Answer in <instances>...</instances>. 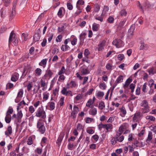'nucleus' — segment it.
I'll list each match as a JSON object with an SVG mask.
<instances>
[{"mask_svg": "<svg viewBox=\"0 0 156 156\" xmlns=\"http://www.w3.org/2000/svg\"><path fill=\"white\" fill-rule=\"evenodd\" d=\"M89 113L93 115H95L97 113V109L94 108L90 109L89 111Z\"/></svg>", "mask_w": 156, "mask_h": 156, "instance_id": "nucleus-13", "label": "nucleus"}, {"mask_svg": "<svg viewBox=\"0 0 156 156\" xmlns=\"http://www.w3.org/2000/svg\"><path fill=\"white\" fill-rule=\"evenodd\" d=\"M121 41L120 40H118L116 39L114 40L112 42V44L113 45L115 46L117 48L119 47V42H121Z\"/></svg>", "mask_w": 156, "mask_h": 156, "instance_id": "nucleus-19", "label": "nucleus"}, {"mask_svg": "<svg viewBox=\"0 0 156 156\" xmlns=\"http://www.w3.org/2000/svg\"><path fill=\"white\" fill-rule=\"evenodd\" d=\"M135 28V25H131L128 30V37L129 38H131L133 35Z\"/></svg>", "mask_w": 156, "mask_h": 156, "instance_id": "nucleus-4", "label": "nucleus"}, {"mask_svg": "<svg viewBox=\"0 0 156 156\" xmlns=\"http://www.w3.org/2000/svg\"><path fill=\"white\" fill-rule=\"evenodd\" d=\"M92 103V99H90L87 101L86 104V106L87 107H90Z\"/></svg>", "mask_w": 156, "mask_h": 156, "instance_id": "nucleus-52", "label": "nucleus"}, {"mask_svg": "<svg viewBox=\"0 0 156 156\" xmlns=\"http://www.w3.org/2000/svg\"><path fill=\"white\" fill-rule=\"evenodd\" d=\"M104 95V93L101 91H98L97 93V96L98 97H102Z\"/></svg>", "mask_w": 156, "mask_h": 156, "instance_id": "nucleus-62", "label": "nucleus"}, {"mask_svg": "<svg viewBox=\"0 0 156 156\" xmlns=\"http://www.w3.org/2000/svg\"><path fill=\"white\" fill-rule=\"evenodd\" d=\"M29 110L30 113H32L34 112L35 110L34 107L31 106L29 107Z\"/></svg>", "mask_w": 156, "mask_h": 156, "instance_id": "nucleus-53", "label": "nucleus"}, {"mask_svg": "<svg viewBox=\"0 0 156 156\" xmlns=\"http://www.w3.org/2000/svg\"><path fill=\"white\" fill-rule=\"evenodd\" d=\"M27 142V144L29 145H31L33 144L32 139L31 137H29Z\"/></svg>", "mask_w": 156, "mask_h": 156, "instance_id": "nucleus-39", "label": "nucleus"}, {"mask_svg": "<svg viewBox=\"0 0 156 156\" xmlns=\"http://www.w3.org/2000/svg\"><path fill=\"white\" fill-rule=\"evenodd\" d=\"M79 111V108L76 105H74L73 106V110L72 112V113L73 114H77Z\"/></svg>", "mask_w": 156, "mask_h": 156, "instance_id": "nucleus-17", "label": "nucleus"}, {"mask_svg": "<svg viewBox=\"0 0 156 156\" xmlns=\"http://www.w3.org/2000/svg\"><path fill=\"white\" fill-rule=\"evenodd\" d=\"M120 110L121 112H122V113L124 114L125 115L126 113V110L125 109V108L124 107L122 106Z\"/></svg>", "mask_w": 156, "mask_h": 156, "instance_id": "nucleus-55", "label": "nucleus"}, {"mask_svg": "<svg viewBox=\"0 0 156 156\" xmlns=\"http://www.w3.org/2000/svg\"><path fill=\"white\" fill-rule=\"evenodd\" d=\"M132 79L130 78H129L126 80L125 84L123 85V87L125 89L128 87L130 83L132 82Z\"/></svg>", "mask_w": 156, "mask_h": 156, "instance_id": "nucleus-8", "label": "nucleus"}, {"mask_svg": "<svg viewBox=\"0 0 156 156\" xmlns=\"http://www.w3.org/2000/svg\"><path fill=\"white\" fill-rule=\"evenodd\" d=\"M67 7L68 9L70 10H71L73 9V6L72 4L70 3H67Z\"/></svg>", "mask_w": 156, "mask_h": 156, "instance_id": "nucleus-50", "label": "nucleus"}, {"mask_svg": "<svg viewBox=\"0 0 156 156\" xmlns=\"http://www.w3.org/2000/svg\"><path fill=\"white\" fill-rule=\"evenodd\" d=\"M77 39L75 38H73V40L71 41V44L73 45H74L76 44L77 42Z\"/></svg>", "mask_w": 156, "mask_h": 156, "instance_id": "nucleus-57", "label": "nucleus"}, {"mask_svg": "<svg viewBox=\"0 0 156 156\" xmlns=\"http://www.w3.org/2000/svg\"><path fill=\"white\" fill-rule=\"evenodd\" d=\"M41 37L40 33H35L34 36L33 40L35 42H37L39 41Z\"/></svg>", "mask_w": 156, "mask_h": 156, "instance_id": "nucleus-7", "label": "nucleus"}, {"mask_svg": "<svg viewBox=\"0 0 156 156\" xmlns=\"http://www.w3.org/2000/svg\"><path fill=\"white\" fill-rule=\"evenodd\" d=\"M151 5L148 2H146L144 5V8L145 9H149L151 7Z\"/></svg>", "mask_w": 156, "mask_h": 156, "instance_id": "nucleus-35", "label": "nucleus"}, {"mask_svg": "<svg viewBox=\"0 0 156 156\" xmlns=\"http://www.w3.org/2000/svg\"><path fill=\"white\" fill-rule=\"evenodd\" d=\"M123 80V76L120 75L117 79L115 81V83H116L117 84L122 82V80Z\"/></svg>", "mask_w": 156, "mask_h": 156, "instance_id": "nucleus-18", "label": "nucleus"}, {"mask_svg": "<svg viewBox=\"0 0 156 156\" xmlns=\"http://www.w3.org/2000/svg\"><path fill=\"white\" fill-rule=\"evenodd\" d=\"M27 90L28 91H29L30 90L31 88L33 87L32 84L31 83H29V84L27 85Z\"/></svg>", "mask_w": 156, "mask_h": 156, "instance_id": "nucleus-61", "label": "nucleus"}, {"mask_svg": "<svg viewBox=\"0 0 156 156\" xmlns=\"http://www.w3.org/2000/svg\"><path fill=\"white\" fill-rule=\"evenodd\" d=\"M87 34L85 33H83L80 34L79 38L80 42H83L85 38V36Z\"/></svg>", "mask_w": 156, "mask_h": 156, "instance_id": "nucleus-10", "label": "nucleus"}, {"mask_svg": "<svg viewBox=\"0 0 156 156\" xmlns=\"http://www.w3.org/2000/svg\"><path fill=\"white\" fill-rule=\"evenodd\" d=\"M69 48V46L65 44L62 46L61 49L62 51H65L68 50Z\"/></svg>", "mask_w": 156, "mask_h": 156, "instance_id": "nucleus-21", "label": "nucleus"}, {"mask_svg": "<svg viewBox=\"0 0 156 156\" xmlns=\"http://www.w3.org/2000/svg\"><path fill=\"white\" fill-rule=\"evenodd\" d=\"M46 73L48 75V76H49V77H51L52 75L53 74L52 72L50 69L47 70L46 71Z\"/></svg>", "mask_w": 156, "mask_h": 156, "instance_id": "nucleus-45", "label": "nucleus"}, {"mask_svg": "<svg viewBox=\"0 0 156 156\" xmlns=\"http://www.w3.org/2000/svg\"><path fill=\"white\" fill-rule=\"evenodd\" d=\"M127 23L126 20L125 19L123 21L120 22L117 27V31L121 30L122 28L126 26Z\"/></svg>", "mask_w": 156, "mask_h": 156, "instance_id": "nucleus-3", "label": "nucleus"}, {"mask_svg": "<svg viewBox=\"0 0 156 156\" xmlns=\"http://www.w3.org/2000/svg\"><path fill=\"white\" fill-rule=\"evenodd\" d=\"M3 1L5 6H7L10 2V0H3Z\"/></svg>", "mask_w": 156, "mask_h": 156, "instance_id": "nucleus-47", "label": "nucleus"}, {"mask_svg": "<svg viewBox=\"0 0 156 156\" xmlns=\"http://www.w3.org/2000/svg\"><path fill=\"white\" fill-rule=\"evenodd\" d=\"M35 72L37 75H40L41 74V70L40 68H37L36 69Z\"/></svg>", "mask_w": 156, "mask_h": 156, "instance_id": "nucleus-49", "label": "nucleus"}, {"mask_svg": "<svg viewBox=\"0 0 156 156\" xmlns=\"http://www.w3.org/2000/svg\"><path fill=\"white\" fill-rule=\"evenodd\" d=\"M65 9L63 7H61L58 12L57 15L59 17H62L63 15V11H65Z\"/></svg>", "mask_w": 156, "mask_h": 156, "instance_id": "nucleus-9", "label": "nucleus"}, {"mask_svg": "<svg viewBox=\"0 0 156 156\" xmlns=\"http://www.w3.org/2000/svg\"><path fill=\"white\" fill-rule=\"evenodd\" d=\"M105 41H102L100 44L98 45V51L102 50L104 48L105 46Z\"/></svg>", "mask_w": 156, "mask_h": 156, "instance_id": "nucleus-16", "label": "nucleus"}, {"mask_svg": "<svg viewBox=\"0 0 156 156\" xmlns=\"http://www.w3.org/2000/svg\"><path fill=\"white\" fill-rule=\"evenodd\" d=\"M65 67L64 66H62L61 70L59 71V72L58 73V74L59 75H61L62 74H63L65 73Z\"/></svg>", "mask_w": 156, "mask_h": 156, "instance_id": "nucleus-33", "label": "nucleus"}, {"mask_svg": "<svg viewBox=\"0 0 156 156\" xmlns=\"http://www.w3.org/2000/svg\"><path fill=\"white\" fill-rule=\"evenodd\" d=\"M12 133V129L11 126H9L7 128V131L5 132V134L7 136H9V134H11Z\"/></svg>", "mask_w": 156, "mask_h": 156, "instance_id": "nucleus-11", "label": "nucleus"}, {"mask_svg": "<svg viewBox=\"0 0 156 156\" xmlns=\"http://www.w3.org/2000/svg\"><path fill=\"white\" fill-rule=\"evenodd\" d=\"M38 130L41 134H43L45 132V128L44 126V122L41 120H39L37 124Z\"/></svg>", "mask_w": 156, "mask_h": 156, "instance_id": "nucleus-1", "label": "nucleus"}, {"mask_svg": "<svg viewBox=\"0 0 156 156\" xmlns=\"http://www.w3.org/2000/svg\"><path fill=\"white\" fill-rule=\"evenodd\" d=\"M15 38V34L12 31L10 34L9 39V43L13 41L14 39Z\"/></svg>", "mask_w": 156, "mask_h": 156, "instance_id": "nucleus-12", "label": "nucleus"}, {"mask_svg": "<svg viewBox=\"0 0 156 156\" xmlns=\"http://www.w3.org/2000/svg\"><path fill=\"white\" fill-rule=\"evenodd\" d=\"M47 60L46 59H43L41 62L39 63L40 66H42L43 65H45L46 64Z\"/></svg>", "mask_w": 156, "mask_h": 156, "instance_id": "nucleus-31", "label": "nucleus"}, {"mask_svg": "<svg viewBox=\"0 0 156 156\" xmlns=\"http://www.w3.org/2000/svg\"><path fill=\"white\" fill-rule=\"evenodd\" d=\"M41 84L42 87H44L46 85V83L43 81L42 79L41 80Z\"/></svg>", "mask_w": 156, "mask_h": 156, "instance_id": "nucleus-58", "label": "nucleus"}, {"mask_svg": "<svg viewBox=\"0 0 156 156\" xmlns=\"http://www.w3.org/2000/svg\"><path fill=\"white\" fill-rule=\"evenodd\" d=\"M35 152H36L38 154H40L42 153V149H40L39 148H37L35 150Z\"/></svg>", "mask_w": 156, "mask_h": 156, "instance_id": "nucleus-51", "label": "nucleus"}, {"mask_svg": "<svg viewBox=\"0 0 156 156\" xmlns=\"http://www.w3.org/2000/svg\"><path fill=\"white\" fill-rule=\"evenodd\" d=\"M94 89L93 88H91L86 93L85 96H86L87 95H90L92 93Z\"/></svg>", "mask_w": 156, "mask_h": 156, "instance_id": "nucleus-43", "label": "nucleus"}, {"mask_svg": "<svg viewBox=\"0 0 156 156\" xmlns=\"http://www.w3.org/2000/svg\"><path fill=\"white\" fill-rule=\"evenodd\" d=\"M117 58L120 61H122L124 58V56L123 54H120L118 55Z\"/></svg>", "mask_w": 156, "mask_h": 156, "instance_id": "nucleus-40", "label": "nucleus"}, {"mask_svg": "<svg viewBox=\"0 0 156 156\" xmlns=\"http://www.w3.org/2000/svg\"><path fill=\"white\" fill-rule=\"evenodd\" d=\"M36 116L37 117L44 119L46 116L45 112L43 108H39L36 113Z\"/></svg>", "mask_w": 156, "mask_h": 156, "instance_id": "nucleus-2", "label": "nucleus"}, {"mask_svg": "<svg viewBox=\"0 0 156 156\" xmlns=\"http://www.w3.org/2000/svg\"><path fill=\"white\" fill-rule=\"evenodd\" d=\"M17 0H14L13 2V6L12 9H15L16 7V5L17 3Z\"/></svg>", "mask_w": 156, "mask_h": 156, "instance_id": "nucleus-44", "label": "nucleus"}, {"mask_svg": "<svg viewBox=\"0 0 156 156\" xmlns=\"http://www.w3.org/2000/svg\"><path fill=\"white\" fill-rule=\"evenodd\" d=\"M64 136V134H61L59 136L58 139L57 140V143L58 144V145H59L60 144L61 142L62 139Z\"/></svg>", "mask_w": 156, "mask_h": 156, "instance_id": "nucleus-14", "label": "nucleus"}, {"mask_svg": "<svg viewBox=\"0 0 156 156\" xmlns=\"http://www.w3.org/2000/svg\"><path fill=\"white\" fill-rule=\"evenodd\" d=\"M114 18L112 16H110L107 19V21L108 22L112 23L114 21Z\"/></svg>", "mask_w": 156, "mask_h": 156, "instance_id": "nucleus-42", "label": "nucleus"}, {"mask_svg": "<svg viewBox=\"0 0 156 156\" xmlns=\"http://www.w3.org/2000/svg\"><path fill=\"white\" fill-rule=\"evenodd\" d=\"M49 107L51 110H53L55 108V103L53 102H49Z\"/></svg>", "mask_w": 156, "mask_h": 156, "instance_id": "nucleus-38", "label": "nucleus"}, {"mask_svg": "<svg viewBox=\"0 0 156 156\" xmlns=\"http://www.w3.org/2000/svg\"><path fill=\"white\" fill-rule=\"evenodd\" d=\"M23 90L22 89H21L18 93L17 97L21 98L23 96Z\"/></svg>", "mask_w": 156, "mask_h": 156, "instance_id": "nucleus-32", "label": "nucleus"}, {"mask_svg": "<svg viewBox=\"0 0 156 156\" xmlns=\"http://www.w3.org/2000/svg\"><path fill=\"white\" fill-rule=\"evenodd\" d=\"M105 105L104 102L101 101L100 103L98 105V108L101 110H102L105 107Z\"/></svg>", "mask_w": 156, "mask_h": 156, "instance_id": "nucleus-25", "label": "nucleus"}, {"mask_svg": "<svg viewBox=\"0 0 156 156\" xmlns=\"http://www.w3.org/2000/svg\"><path fill=\"white\" fill-rule=\"evenodd\" d=\"M81 73L83 75L89 73L90 71L87 68H83L81 71Z\"/></svg>", "mask_w": 156, "mask_h": 156, "instance_id": "nucleus-20", "label": "nucleus"}, {"mask_svg": "<svg viewBox=\"0 0 156 156\" xmlns=\"http://www.w3.org/2000/svg\"><path fill=\"white\" fill-rule=\"evenodd\" d=\"M147 44H145L144 43L141 42V45L140 47V50H142L144 49H147Z\"/></svg>", "mask_w": 156, "mask_h": 156, "instance_id": "nucleus-15", "label": "nucleus"}, {"mask_svg": "<svg viewBox=\"0 0 156 156\" xmlns=\"http://www.w3.org/2000/svg\"><path fill=\"white\" fill-rule=\"evenodd\" d=\"M64 97H62L60 98L59 100L60 105L61 106H62L64 104Z\"/></svg>", "mask_w": 156, "mask_h": 156, "instance_id": "nucleus-56", "label": "nucleus"}, {"mask_svg": "<svg viewBox=\"0 0 156 156\" xmlns=\"http://www.w3.org/2000/svg\"><path fill=\"white\" fill-rule=\"evenodd\" d=\"M68 85L70 84L71 85L70 87H75L76 85V84L75 81H71L69 84H68Z\"/></svg>", "mask_w": 156, "mask_h": 156, "instance_id": "nucleus-41", "label": "nucleus"}, {"mask_svg": "<svg viewBox=\"0 0 156 156\" xmlns=\"http://www.w3.org/2000/svg\"><path fill=\"white\" fill-rule=\"evenodd\" d=\"M92 138L96 141H97L99 139V136L97 135H95L93 136Z\"/></svg>", "mask_w": 156, "mask_h": 156, "instance_id": "nucleus-64", "label": "nucleus"}, {"mask_svg": "<svg viewBox=\"0 0 156 156\" xmlns=\"http://www.w3.org/2000/svg\"><path fill=\"white\" fill-rule=\"evenodd\" d=\"M1 16L2 18L4 17L5 15V11L4 10L1 9L0 10Z\"/></svg>", "mask_w": 156, "mask_h": 156, "instance_id": "nucleus-54", "label": "nucleus"}, {"mask_svg": "<svg viewBox=\"0 0 156 156\" xmlns=\"http://www.w3.org/2000/svg\"><path fill=\"white\" fill-rule=\"evenodd\" d=\"M16 13V9H12L9 13V20H11L14 18Z\"/></svg>", "mask_w": 156, "mask_h": 156, "instance_id": "nucleus-5", "label": "nucleus"}, {"mask_svg": "<svg viewBox=\"0 0 156 156\" xmlns=\"http://www.w3.org/2000/svg\"><path fill=\"white\" fill-rule=\"evenodd\" d=\"M135 86V84L133 83H131L130 85L129 89L131 90V92L132 93H133L134 91Z\"/></svg>", "mask_w": 156, "mask_h": 156, "instance_id": "nucleus-48", "label": "nucleus"}, {"mask_svg": "<svg viewBox=\"0 0 156 156\" xmlns=\"http://www.w3.org/2000/svg\"><path fill=\"white\" fill-rule=\"evenodd\" d=\"M146 118L147 119H150L151 121H154L155 118L153 116L147 115L146 116Z\"/></svg>", "mask_w": 156, "mask_h": 156, "instance_id": "nucleus-36", "label": "nucleus"}, {"mask_svg": "<svg viewBox=\"0 0 156 156\" xmlns=\"http://www.w3.org/2000/svg\"><path fill=\"white\" fill-rule=\"evenodd\" d=\"M11 115H6L5 118V122L7 123H9L11 121Z\"/></svg>", "mask_w": 156, "mask_h": 156, "instance_id": "nucleus-24", "label": "nucleus"}, {"mask_svg": "<svg viewBox=\"0 0 156 156\" xmlns=\"http://www.w3.org/2000/svg\"><path fill=\"white\" fill-rule=\"evenodd\" d=\"M98 24L95 23H94L92 25V30L94 31H96L98 30Z\"/></svg>", "mask_w": 156, "mask_h": 156, "instance_id": "nucleus-26", "label": "nucleus"}, {"mask_svg": "<svg viewBox=\"0 0 156 156\" xmlns=\"http://www.w3.org/2000/svg\"><path fill=\"white\" fill-rule=\"evenodd\" d=\"M99 87L102 90H105L106 87V86L104 83H101L100 84Z\"/></svg>", "mask_w": 156, "mask_h": 156, "instance_id": "nucleus-28", "label": "nucleus"}, {"mask_svg": "<svg viewBox=\"0 0 156 156\" xmlns=\"http://www.w3.org/2000/svg\"><path fill=\"white\" fill-rule=\"evenodd\" d=\"M112 65L109 63H108L106 66V68L108 70H112Z\"/></svg>", "mask_w": 156, "mask_h": 156, "instance_id": "nucleus-46", "label": "nucleus"}, {"mask_svg": "<svg viewBox=\"0 0 156 156\" xmlns=\"http://www.w3.org/2000/svg\"><path fill=\"white\" fill-rule=\"evenodd\" d=\"M17 116L19 119H20L23 116V114L21 111L18 112Z\"/></svg>", "mask_w": 156, "mask_h": 156, "instance_id": "nucleus-34", "label": "nucleus"}, {"mask_svg": "<svg viewBox=\"0 0 156 156\" xmlns=\"http://www.w3.org/2000/svg\"><path fill=\"white\" fill-rule=\"evenodd\" d=\"M152 139V133L151 132L149 133L147 138V141L150 142Z\"/></svg>", "mask_w": 156, "mask_h": 156, "instance_id": "nucleus-29", "label": "nucleus"}, {"mask_svg": "<svg viewBox=\"0 0 156 156\" xmlns=\"http://www.w3.org/2000/svg\"><path fill=\"white\" fill-rule=\"evenodd\" d=\"M126 129V126H121L119 128V130L120 132H122Z\"/></svg>", "mask_w": 156, "mask_h": 156, "instance_id": "nucleus-37", "label": "nucleus"}, {"mask_svg": "<svg viewBox=\"0 0 156 156\" xmlns=\"http://www.w3.org/2000/svg\"><path fill=\"white\" fill-rule=\"evenodd\" d=\"M84 3V2L83 0H79L77 2L76 4L82 5H83Z\"/></svg>", "mask_w": 156, "mask_h": 156, "instance_id": "nucleus-60", "label": "nucleus"}, {"mask_svg": "<svg viewBox=\"0 0 156 156\" xmlns=\"http://www.w3.org/2000/svg\"><path fill=\"white\" fill-rule=\"evenodd\" d=\"M94 11L95 12H98L100 10V6L99 5L96 4L94 5Z\"/></svg>", "mask_w": 156, "mask_h": 156, "instance_id": "nucleus-22", "label": "nucleus"}, {"mask_svg": "<svg viewBox=\"0 0 156 156\" xmlns=\"http://www.w3.org/2000/svg\"><path fill=\"white\" fill-rule=\"evenodd\" d=\"M143 106L146 109H148V104L147 101L144 100L143 101Z\"/></svg>", "mask_w": 156, "mask_h": 156, "instance_id": "nucleus-27", "label": "nucleus"}, {"mask_svg": "<svg viewBox=\"0 0 156 156\" xmlns=\"http://www.w3.org/2000/svg\"><path fill=\"white\" fill-rule=\"evenodd\" d=\"M19 74L16 73H14L12 76L11 80L13 82L16 81L18 79Z\"/></svg>", "mask_w": 156, "mask_h": 156, "instance_id": "nucleus-6", "label": "nucleus"}, {"mask_svg": "<svg viewBox=\"0 0 156 156\" xmlns=\"http://www.w3.org/2000/svg\"><path fill=\"white\" fill-rule=\"evenodd\" d=\"M120 14L121 16H125L127 14V12L125 9H123L120 12Z\"/></svg>", "mask_w": 156, "mask_h": 156, "instance_id": "nucleus-30", "label": "nucleus"}, {"mask_svg": "<svg viewBox=\"0 0 156 156\" xmlns=\"http://www.w3.org/2000/svg\"><path fill=\"white\" fill-rule=\"evenodd\" d=\"M13 111V110L12 108L9 109L8 110L7 113V115H10V114H12Z\"/></svg>", "mask_w": 156, "mask_h": 156, "instance_id": "nucleus-59", "label": "nucleus"}, {"mask_svg": "<svg viewBox=\"0 0 156 156\" xmlns=\"http://www.w3.org/2000/svg\"><path fill=\"white\" fill-rule=\"evenodd\" d=\"M47 42V40L45 38H44L43 41V42L41 43V44L42 47H44L45 46Z\"/></svg>", "mask_w": 156, "mask_h": 156, "instance_id": "nucleus-63", "label": "nucleus"}, {"mask_svg": "<svg viewBox=\"0 0 156 156\" xmlns=\"http://www.w3.org/2000/svg\"><path fill=\"white\" fill-rule=\"evenodd\" d=\"M118 137H115L112 138L111 140V143L112 145L115 144L118 141Z\"/></svg>", "mask_w": 156, "mask_h": 156, "instance_id": "nucleus-23", "label": "nucleus"}]
</instances>
